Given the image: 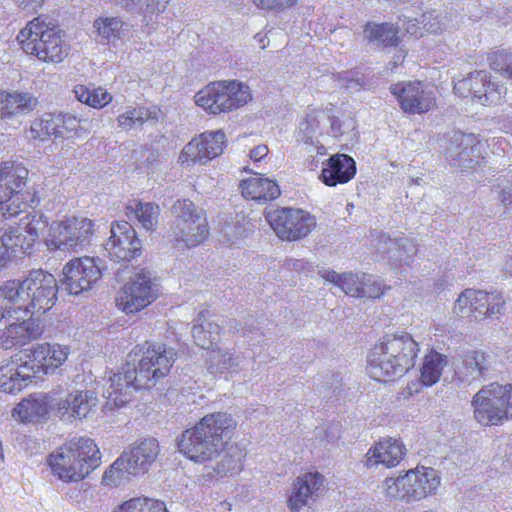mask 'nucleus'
Returning a JSON list of instances; mask_svg holds the SVG:
<instances>
[{"label":"nucleus","mask_w":512,"mask_h":512,"mask_svg":"<svg viewBox=\"0 0 512 512\" xmlns=\"http://www.w3.org/2000/svg\"><path fill=\"white\" fill-rule=\"evenodd\" d=\"M381 489L387 499H399V493H397V478H386L382 483Z\"/></svg>","instance_id":"052dcab7"},{"label":"nucleus","mask_w":512,"mask_h":512,"mask_svg":"<svg viewBox=\"0 0 512 512\" xmlns=\"http://www.w3.org/2000/svg\"><path fill=\"white\" fill-rule=\"evenodd\" d=\"M460 358L461 364L458 366L457 375L463 382L479 381L493 368V354L481 349L464 351Z\"/></svg>","instance_id":"5701e85b"},{"label":"nucleus","mask_w":512,"mask_h":512,"mask_svg":"<svg viewBox=\"0 0 512 512\" xmlns=\"http://www.w3.org/2000/svg\"><path fill=\"white\" fill-rule=\"evenodd\" d=\"M242 458L243 455L241 452H237L236 454L228 452L217 464L215 471L222 476L238 473L243 467Z\"/></svg>","instance_id":"3c124183"},{"label":"nucleus","mask_w":512,"mask_h":512,"mask_svg":"<svg viewBox=\"0 0 512 512\" xmlns=\"http://www.w3.org/2000/svg\"><path fill=\"white\" fill-rule=\"evenodd\" d=\"M474 418L484 426L498 425L512 417V384L491 383L472 400Z\"/></svg>","instance_id":"1a4fd4ad"},{"label":"nucleus","mask_w":512,"mask_h":512,"mask_svg":"<svg viewBox=\"0 0 512 512\" xmlns=\"http://www.w3.org/2000/svg\"><path fill=\"white\" fill-rule=\"evenodd\" d=\"M160 454L157 439L147 437L140 439L125 450L105 472L103 481L107 485L119 486L131 477L147 473Z\"/></svg>","instance_id":"423d86ee"},{"label":"nucleus","mask_w":512,"mask_h":512,"mask_svg":"<svg viewBox=\"0 0 512 512\" xmlns=\"http://www.w3.org/2000/svg\"><path fill=\"white\" fill-rule=\"evenodd\" d=\"M57 399L47 395L34 397L30 396L22 400L12 411L13 416H18L22 421H38L46 419L52 409V404Z\"/></svg>","instance_id":"7c9ffc66"},{"label":"nucleus","mask_w":512,"mask_h":512,"mask_svg":"<svg viewBox=\"0 0 512 512\" xmlns=\"http://www.w3.org/2000/svg\"><path fill=\"white\" fill-rule=\"evenodd\" d=\"M29 171L19 162L0 163V220L13 223V218L40 202L36 188L27 187Z\"/></svg>","instance_id":"7ed1b4c3"},{"label":"nucleus","mask_w":512,"mask_h":512,"mask_svg":"<svg viewBox=\"0 0 512 512\" xmlns=\"http://www.w3.org/2000/svg\"><path fill=\"white\" fill-rule=\"evenodd\" d=\"M44 120L43 117L40 119H35L29 128L27 137L33 140H45L47 135L44 130Z\"/></svg>","instance_id":"bf43d9fd"},{"label":"nucleus","mask_w":512,"mask_h":512,"mask_svg":"<svg viewBox=\"0 0 512 512\" xmlns=\"http://www.w3.org/2000/svg\"><path fill=\"white\" fill-rule=\"evenodd\" d=\"M43 120H44V130H45V133L47 135V137H55L56 138V126L59 122L58 119H57V114L56 113H50V114H45L43 116Z\"/></svg>","instance_id":"0e129e2a"},{"label":"nucleus","mask_w":512,"mask_h":512,"mask_svg":"<svg viewBox=\"0 0 512 512\" xmlns=\"http://www.w3.org/2000/svg\"><path fill=\"white\" fill-rule=\"evenodd\" d=\"M252 98L249 86L237 80L210 83L195 95V103L210 114L227 113L247 104Z\"/></svg>","instance_id":"6e6552de"},{"label":"nucleus","mask_w":512,"mask_h":512,"mask_svg":"<svg viewBox=\"0 0 512 512\" xmlns=\"http://www.w3.org/2000/svg\"><path fill=\"white\" fill-rule=\"evenodd\" d=\"M41 223L26 215L21 223H4L0 220V262L9 258L10 252H26L37 240Z\"/></svg>","instance_id":"f8f14e48"},{"label":"nucleus","mask_w":512,"mask_h":512,"mask_svg":"<svg viewBox=\"0 0 512 512\" xmlns=\"http://www.w3.org/2000/svg\"><path fill=\"white\" fill-rule=\"evenodd\" d=\"M30 301L25 306V312L44 314L56 303L58 285L55 277L43 270L31 271L27 276Z\"/></svg>","instance_id":"f3484780"},{"label":"nucleus","mask_w":512,"mask_h":512,"mask_svg":"<svg viewBox=\"0 0 512 512\" xmlns=\"http://www.w3.org/2000/svg\"><path fill=\"white\" fill-rule=\"evenodd\" d=\"M480 290L465 289L456 299L453 312L461 317H473Z\"/></svg>","instance_id":"09e8293b"},{"label":"nucleus","mask_w":512,"mask_h":512,"mask_svg":"<svg viewBox=\"0 0 512 512\" xmlns=\"http://www.w3.org/2000/svg\"><path fill=\"white\" fill-rule=\"evenodd\" d=\"M355 128V121L351 117L343 119L334 118L331 121V132L334 137L343 136Z\"/></svg>","instance_id":"6e6d98bb"},{"label":"nucleus","mask_w":512,"mask_h":512,"mask_svg":"<svg viewBox=\"0 0 512 512\" xmlns=\"http://www.w3.org/2000/svg\"><path fill=\"white\" fill-rule=\"evenodd\" d=\"M422 24L425 31L431 34H440L450 26L447 14L428 12L422 16Z\"/></svg>","instance_id":"8fccbe9b"},{"label":"nucleus","mask_w":512,"mask_h":512,"mask_svg":"<svg viewBox=\"0 0 512 512\" xmlns=\"http://www.w3.org/2000/svg\"><path fill=\"white\" fill-rule=\"evenodd\" d=\"M241 193L245 198L252 200H274L280 196V189L276 181L253 176L240 182Z\"/></svg>","instance_id":"2f4dec72"},{"label":"nucleus","mask_w":512,"mask_h":512,"mask_svg":"<svg viewBox=\"0 0 512 512\" xmlns=\"http://www.w3.org/2000/svg\"><path fill=\"white\" fill-rule=\"evenodd\" d=\"M74 93L78 101L96 109H101L112 101V95L102 87L76 85Z\"/></svg>","instance_id":"37998d69"},{"label":"nucleus","mask_w":512,"mask_h":512,"mask_svg":"<svg viewBox=\"0 0 512 512\" xmlns=\"http://www.w3.org/2000/svg\"><path fill=\"white\" fill-rule=\"evenodd\" d=\"M253 3L265 10H281L296 3L297 0H252Z\"/></svg>","instance_id":"4d7b16f0"},{"label":"nucleus","mask_w":512,"mask_h":512,"mask_svg":"<svg viewBox=\"0 0 512 512\" xmlns=\"http://www.w3.org/2000/svg\"><path fill=\"white\" fill-rule=\"evenodd\" d=\"M98 41L109 44L119 40L126 31V25L119 17H99L94 20Z\"/></svg>","instance_id":"e433bc0d"},{"label":"nucleus","mask_w":512,"mask_h":512,"mask_svg":"<svg viewBox=\"0 0 512 512\" xmlns=\"http://www.w3.org/2000/svg\"><path fill=\"white\" fill-rule=\"evenodd\" d=\"M43 333L41 324L28 318L21 322H13L0 329V346L4 349H12L23 346L30 341L38 339Z\"/></svg>","instance_id":"b1692460"},{"label":"nucleus","mask_w":512,"mask_h":512,"mask_svg":"<svg viewBox=\"0 0 512 512\" xmlns=\"http://www.w3.org/2000/svg\"><path fill=\"white\" fill-rule=\"evenodd\" d=\"M225 142L222 130L203 132L183 147L178 162L187 166L204 165L223 153Z\"/></svg>","instance_id":"2eb2a0df"},{"label":"nucleus","mask_w":512,"mask_h":512,"mask_svg":"<svg viewBox=\"0 0 512 512\" xmlns=\"http://www.w3.org/2000/svg\"><path fill=\"white\" fill-rule=\"evenodd\" d=\"M366 372L376 381L389 382L403 376L407 371L388 357L383 347L376 344L368 353Z\"/></svg>","instance_id":"a878e982"},{"label":"nucleus","mask_w":512,"mask_h":512,"mask_svg":"<svg viewBox=\"0 0 512 512\" xmlns=\"http://www.w3.org/2000/svg\"><path fill=\"white\" fill-rule=\"evenodd\" d=\"M220 326L210 320L202 319V314L196 320L192 328V336L196 345L203 349H211L220 340Z\"/></svg>","instance_id":"c9c22d12"},{"label":"nucleus","mask_w":512,"mask_h":512,"mask_svg":"<svg viewBox=\"0 0 512 512\" xmlns=\"http://www.w3.org/2000/svg\"><path fill=\"white\" fill-rule=\"evenodd\" d=\"M0 110L3 120H14L34 110L36 98L28 93H0Z\"/></svg>","instance_id":"c756f323"},{"label":"nucleus","mask_w":512,"mask_h":512,"mask_svg":"<svg viewBox=\"0 0 512 512\" xmlns=\"http://www.w3.org/2000/svg\"><path fill=\"white\" fill-rule=\"evenodd\" d=\"M323 481V476L318 472L305 473L297 477L288 498V507L291 512H306L305 508L318 497Z\"/></svg>","instance_id":"412c9836"},{"label":"nucleus","mask_w":512,"mask_h":512,"mask_svg":"<svg viewBox=\"0 0 512 512\" xmlns=\"http://www.w3.org/2000/svg\"><path fill=\"white\" fill-rule=\"evenodd\" d=\"M356 173L355 161L346 154L331 156L322 169L321 178L327 186H335L350 181Z\"/></svg>","instance_id":"cd10ccee"},{"label":"nucleus","mask_w":512,"mask_h":512,"mask_svg":"<svg viewBox=\"0 0 512 512\" xmlns=\"http://www.w3.org/2000/svg\"><path fill=\"white\" fill-rule=\"evenodd\" d=\"M473 138L470 135L462 133H455L453 141L447 149V154L453 160H457L458 166L464 168H470L473 162L471 156L476 150L475 146L472 145Z\"/></svg>","instance_id":"58836bf2"},{"label":"nucleus","mask_w":512,"mask_h":512,"mask_svg":"<svg viewBox=\"0 0 512 512\" xmlns=\"http://www.w3.org/2000/svg\"><path fill=\"white\" fill-rule=\"evenodd\" d=\"M390 90L406 113H425L436 105L432 93L426 91L420 82L397 83Z\"/></svg>","instance_id":"6ab92c4d"},{"label":"nucleus","mask_w":512,"mask_h":512,"mask_svg":"<svg viewBox=\"0 0 512 512\" xmlns=\"http://www.w3.org/2000/svg\"><path fill=\"white\" fill-rule=\"evenodd\" d=\"M101 276V268L94 258L80 257L64 266L62 282L69 294L79 295L91 289Z\"/></svg>","instance_id":"a211bd4d"},{"label":"nucleus","mask_w":512,"mask_h":512,"mask_svg":"<svg viewBox=\"0 0 512 512\" xmlns=\"http://www.w3.org/2000/svg\"><path fill=\"white\" fill-rule=\"evenodd\" d=\"M27 277L23 280H10L0 286V294L7 306H12V314L17 310L25 312V306L30 301V291Z\"/></svg>","instance_id":"473e14b6"},{"label":"nucleus","mask_w":512,"mask_h":512,"mask_svg":"<svg viewBox=\"0 0 512 512\" xmlns=\"http://www.w3.org/2000/svg\"><path fill=\"white\" fill-rule=\"evenodd\" d=\"M22 353L26 357H32L33 361L47 370L61 366L68 358L69 348L60 344L41 343Z\"/></svg>","instance_id":"c85d7f7f"},{"label":"nucleus","mask_w":512,"mask_h":512,"mask_svg":"<svg viewBox=\"0 0 512 512\" xmlns=\"http://www.w3.org/2000/svg\"><path fill=\"white\" fill-rule=\"evenodd\" d=\"M157 119V112L146 107L139 106L128 109L117 118L118 127L125 131L142 126L145 122Z\"/></svg>","instance_id":"a18cd8bd"},{"label":"nucleus","mask_w":512,"mask_h":512,"mask_svg":"<svg viewBox=\"0 0 512 512\" xmlns=\"http://www.w3.org/2000/svg\"><path fill=\"white\" fill-rule=\"evenodd\" d=\"M141 247V240L130 223L122 221L111 224L110 236L104 243V250L111 260L131 261L140 255Z\"/></svg>","instance_id":"dca6fc26"},{"label":"nucleus","mask_w":512,"mask_h":512,"mask_svg":"<svg viewBox=\"0 0 512 512\" xmlns=\"http://www.w3.org/2000/svg\"><path fill=\"white\" fill-rule=\"evenodd\" d=\"M315 437L320 445H332L340 438V428L337 424L318 427L315 431Z\"/></svg>","instance_id":"603ef678"},{"label":"nucleus","mask_w":512,"mask_h":512,"mask_svg":"<svg viewBox=\"0 0 512 512\" xmlns=\"http://www.w3.org/2000/svg\"><path fill=\"white\" fill-rule=\"evenodd\" d=\"M266 218L276 235L287 241L306 237L316 226L315 217L301 209H276L269 212Z\"/></svg>","instance_id":"ddd939ff"},{"label":"nucleus","mask_w":512,"mask_h":512,"mask_svg":"<svg viewBox=\"0 0 512 512\" xmlns=\"http://www.w3.org/2000/svg\"><path fill=\"white\" fill-rule=\"evenodd\" d=\"M52 405L53 411L62 420L83 419L97 407L98 398L94 391L75 390Z\"/></svg>","instance_id":"aec40b11"},{"label":"nucleus","mask_w":512,"mask_h":512,"mask_svg":"<svg viewBox=\"0 0 512 512\" xmlns=\"http://www.w3.org/2000/svg\"><path fill=\"white\" fill-rule=\"evenodd\" d=\"M447 363L448 361L445 355L436 351H431L424 358L421 368V382L425 386H432L437 383Z\"/></svg>","instance_id":"ea45409f"},{"label":"nucleus","mask_w":512,"mask_h":512,"mask_svg":"<svg viewBox=\"0 0 512 512\" xmlns=\"http://www.w3.org/2000/svg\"><path fill=\"white\" fill-rule=\"evenodd\" d=\"M30 378L29 374L23 373L14 364L3 366L0 368V391L5 393L19 392L27 385Z\"/></svg>","instance_id":"79ce46f5"},{"label":"nucleus","mask_w":512,"mask_h":512,"mask_svg":"<svg viewBox=\"0 0 512 512\" xmlns=\"http://www.w3.org/2000/svg\"><path fill=\"white\" fill-rule=\"evenodd\" d=\"M397 493H399L398 500L404 501L406 503L412 502L406 474L397 477Z\"/></svg>","instance_id":"680f3d73"},{"label":"nucleus","mask_w":512,"mask_h":512,"mask_svg":"<svg viewBox=\"0 0 512 512\" xmlns=\"http://www.w3.org/2000/svg\"><path fill=\"white\" fill-rule=\"evenodd\" d=\"M318 274L323 280L339 287L346 295L360 297L365 273L354 274L349 272L339 274L334 270L321 268L318 270Z\"/></svg>","instance_id":"72a5a7b5"},{"label":"nucleus","mask_w":512,"mask_h":512,"mask_svg":"<svg viewBox=\"0 0 512 512\" xmlns=\"http://www.w3.org/2000/svg\"><path fill=\"white\" fill-rule=\"evenodd\" d=\"M57 119L56 138L70 137L76 131L78 121L73 115L58 113Z\"/></svg>","instance_id":"864d4df0"},{"label":"nucleus","mask_w":512,"mask_h":512,"mask_svg":"<svg viewBox=\"0 0 512 512\" xmlns=\"http://www.w3.org/2000/svg\"><path fill=\"white\" fill-rule=\"evenodd\" d=\"M504 303L500 293H488L480 290L477 305L474 307V319L483 320L500 314Z\"/></svg>","instance_id":"a19ab883"},{"label":"nucleus","mask_w":512,"mask_h":512,"mask_svg":"<svg viewBox=\"0 0 512 512\" xmlns=\"http://www.w3.org/2000/svg\"><path fill=\"white\" fill-rule=\"evenodd\" d=\"M171 211L174 220L170 226V232L176 245L193 248L207 238L209 228L206 214L192 201L177 200Z\"/></svg>","instance_id":"0eeeda50"},{"label":"nucleus","mask_w":512,"mask_h":512,"mask_svg":"<svg viewBox=\"0 0 512 512\" xmlns=\"http://www.w3.org/2000/svg\"><path fill=\"white\" fill-rule=\"evenodd\" d=\"M359 298H379L383 294L384 286L371 275L364 274L363 287Z\"/></svg>","instance_id":"5fc2aeb1"},{"label":"nucleus","mask_w":512,"mask_h":512,"mask_svg":"<svg viewBox=\"0 0 512 512\" xmlns=\"http://www.w3.org/2000/svg\"><path fill=\"white\" fill-rule=\"evenodd\" d=\"M101 463V454L90 438L61 446L48 458L54 476L64 482H77L85 478Z\"/></svg>","instance_id":"20e7f679"},{"label":"nucleus","mask_w":512,"mask_h":512,"mask_svg":"<svg viewBox=\"0 0 512 512\" xmlns=\"http://www.w3.org/2000/svg\"><path fill=\"white\" fill-rule=\"evenodd\" d=\"M75 501L81 509L90 508L93 502V493L89 489L78 490Z\"/></svg>","instance_id":"e2e57ef3"},{"label":"nucleus","mask_w":512,"mask_h":512,"mask_svg":"<svg viewBox=\"0 0 512 512\" xmlns=\"http://www.w3.org/2000/svg\"><path fill=\"white\" fill-rule=\"evenodd\" d=\"M388 357L402 366L406 371L415 364L418 344L408 333L389 334L378 344Z\"/></svg>","instance_id":"4be33fe9"},{"label":"nucleus","mask_w":512,"mask_h":512,"mask_svg":"<svg viewBox=\"0 0 512 512\" xmlns=\"http://www.w3.org/2000/svg\"><path fill=\"white\" fill-rule=\"evenodd\" d=\"M268 152L269 150L266 145H258L250 151L249 156L253 161L258 162L266 157Z\"/></svg>","instance_id":"338daca9"},{"label":"nucleus","mask_w":512,"mask_h":512,"mask_svg":"<svg viewBox=\"0 0 512 512\" xmlns=\"http://www.w3.org/2000/svg\"><path fill=\"white\" fill-rule=\"evenodd\" d=\"M210 368L219 372L234 371L240 365L241 359L229 350L212 349L209 353Z\"/></svg>","instance_id":"de8ad7c7"},{"label":"nucleus","mask_w":512,"mask_h":512,"mask_svg":"<svg viewBox=\"0 0 512 512\" xmlns=\"http://www.w3.org/2000/svg\"><path fill=\"white\" fill-rule=\"evenodd\" d=\"M236 427V420L228 413L207 414L182 433L179 451L196 463L213 460L227 448Z\"/></svg>","instance_id":"f03ea898"},{"label":"nucleus","mask_w":512,"mask_h":512,"mask_svg":"<svg viewBox=\"0 0 512 512\" xmlns=\"http://www.w3.org/2000/svg\"><path fill=\"white\" fill-rule=\"evenodd\" d=\"M494 62V68L503 72L508 77L512 78V54L511 53H500L496 56Z\"/></svg>","instance_id":"13d9d810"},{"label":"nucleus","mask_w":512,"mask_h":512,"mask_svg":"<svg viewBox=\"0 0 512 512\" xmlns=\"http://www.w3.org/2000/svg\"><path fill=\"white\" fill-rule=\"evenodd\" d=\"M364 37L378 45L393 46L399 41V30L391 23L368 22L364 27Z\"/></svg>","instance_id":"4c0bfd02"},{"label":"nucleus","mask_w":512,"mask_h":512,"mask_svg":"<svg viewBox=\"0 0 512 512\" xmlns=\"http://www.w3.org/2000/svg\"><path fill=\"white\" fill-rule=\"evenodd\" d=\"M93 222L85 217H72L54 222L49 229L48 243L61 250L77 251L91 242L94 235Z\"/></svg>","instance_id":"9b49d317"},{"label":"nucleus","mask_w":512,"mask_h":512,"mask_svg":"<svg viewBox=\"0 0 512 512\" xmlns=\"http://www.w3.org/2000/svg\"><path fill=\"white\" fill-rule=\"evenodd\" d=\"M405 454L406 448L402 441L385 438L368 450L365 465L373 467L381 464L387 468H393L403 460Z\"/></svg>","instance_id":"393cba45"},{"label":"nucleus","mask_w":512,"mask_h":512,"mask_svg":"<svg viewBox=\"0 0 512 512\" xmlns=\"http://www.w3.org/2000/svg\"><path fill=\"white\" fill-rule=\"evenodd\" d=\"M406 478L412 502L435 494L440 485L437 471L432 468L421 467L410 470L406 473Z\"/></svg>","instance_id":"bb28decb"},{"label":"nucleus","mask_w":512,"mask_h":512,"mask_svg":"<svg viewBox=\"0 0 512 512\" xmlns=\"http://www.w3.org/2000/svg\"><path fill=\"white\" fill-rule=\"evenodd\" d=\"M127 216L136 219L147 231H152L157 226L161 213L159 205L152 202L132 201L127 205Z\"/></svg>","instance_id":"f704fd0d"},{"label":"nucleus","mask_w":512,"mask_h":512,"mask_svg":"<svg viewBox=\"0 0 512 512\" xmlns=\"http://www.w3.org/2000/svg\"><path fill=\"white\" fill-rule=\"evenodd\" d=\"M17 40L26 54L44 62L59 63L68 55L69 46L60 30L40 17L28 22L18 33Z\"/></svg>","instance_id":"39448f33"},{"label":"nucleus","mask_w":512,"mask_h":512,"mask_svg":"<svg viewBox=\"0 0 512 512\" xmlns=\"http://www.w3.org/2000/svg\"><path fill=\"white\" fill-rule=\"evenodd\" d=\"M113 512H168L164 502L146 497L129 499L118 505Z\"/></svg>","instance_id":"49530a36"},{"label":"nucleus","mask_w":512,"mask_h":512,"mask_svg":"<svg viewBox=\"0 0 512 512\" xmlns=\"http://www.w3.org/2000/svg\"><path fill=\"white\" fill-rule=\"evenodd\" d=\"M158 296L157 279L150 272L141 270L121 288L116 304L126 314L136 313L154 302Z\"/></svg>","instance_id":"9d476101"},{"label":"nucleus","mask_w":512,"mask_h":512,"mask_svg":"<svg viewBox=\"0 0 512 512\" xmlns=\"http://www.w3.org/2000/svg\"><path fill=\"white\" fill-rule=\"evenodd\" d=\"M454 92L460 97H470L473 102L486 106L498 103L505 91L492 79L490 73L476 70L455 81Z\"/></svg>","instance_id":"4468645a"},{"label":"nucleus","mask_w":512,"mask_h":512,"mask_svg":"<svg viewBox=\"0 0 512 512\" xmlns=\"http://www.w3.org/2000/svg\"><path fill=\"white\" fill-rule=\"evenodd\" d=\"M171 0H149L147 9L152 13H162L167 8Z\"/></svg>","instance_id":"69168bd1"},{"label":"nucleus","mask_w":512,"mask_h":512,"mask_svg":"<svg viewBox=\"0 0 512 512\" xmlns=\"http://www.w3.org/2000/svg\"><path fill=\"white\" fill-rule=\"evenodd\" d=\"M501 202L504 206L512 209V185L502 190Z\"/></svg>","instance_id":"774afa93"},{"label":"nucleus","mask_w":512,"mask_h":512,"mask_svg":"<svg viewBox=\"0 0 512 512\" xmlns=\"http://www.w3.org/2000/svg\"><path fill=\"white\" fill-rule=\"evenodd\" d=\"M176 360L173 348L162 343L145 342L128 354L122 373L110 377L107 397L119 406L129 401L130 390L150 389L168 375Z\"/></svg>","instance_id":"f257e3e1"},{"label":"nucleus","mask_w":512,"mask_h":512,"mask_svg":"<svg viewBox=\"0 0 512 512\" xmlns=\"http://www.w3.org/2000/svg\"><path fill=\"white\" fill-rule=\"evenodd\" d=\"M384 241L387 246L386 253L392 260L408 263L417 252L415 243L409 238L391 239L384 237Z\"/></svg>","instance_id":"c03bdc74"}]
</instances>
